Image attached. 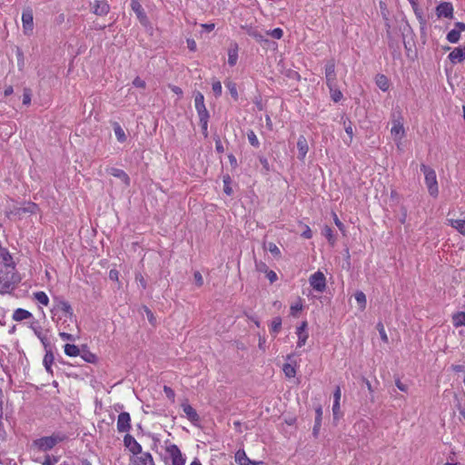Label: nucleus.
Here are the masks:
<instances>
[{"mask_svg": "<svg viewBox=\"0 0 465 465\" xmlns=\"http://www.w3.org/2000/svg\"><path fill=\"white\" fill-rule=\"evenodd\" d=\"M59 336L64 340V341H75V337L70 333H67V332H60L59 333Z\"/></svg>", "mask_w": 465, "mask_h": 465, "instance_id": "60", "label": "nucleus"}, {"mask_svg": "<svg viewBox=\"0 0 465 465\" xmlns=\"http://www.w3.org/2000/svg\"><path fill=\"white\" fill-rule=\"evenodd\" d=\"M23 29L25 35H30L34 29V16L32 10H25L22 15Z\"/></svg>", "mask_w": 465, "mask_h": 465, "instance_id": "7", "label": "nucleus"}, {"mask_svg": "<svg viewBox=\"0 0 465 465\" xmlns=\"http://www.w3.org/2000/svg\"><path fill=\"white\" fill-rule=\"evenodd\" d=\"M215 149H216L217 153H223L224 152L223 145L219 137H217V139H215Z\"/></svg>", "mask_w": 465, "mask_h": 465, "instance_id": "61", "label": "nucleus"}, {"mask_svg": "<svg viewBox=\"0 0 465 465\" xmlns=\"http://www.w3.org/2000/svg\"><path fill=\"white\" fill-rule=\"evenodd\" d=\"M166 453L172 460V465H184L185 459L183 458L180 449L175 444L166 446Z\"/></svg>", "mask_w": 465, "mask_h": 465, "instance_id": "5", "label": "nucleus"}, {"mask_svg": "<svg viewBox=\"0 0 465 465\" xmlns=\"http://www.w3.org/2000/svg\"><path fill=\"white\" fill-rule=\"evenodd\" d=\"M298 158L303 160L308 153V143L303 135H300L297 141Z\"/></svg>", "mask_w": 465, "mask_h": 465, "instance_id": "14", "label": "nucleus"}, {"mask_svg": "<svg viewBox=\"0 0 465 465\" xmlns=\"http://www.w3.org/2000/svg\"><path fill=\"white\" fill-rule=\"evenodd\" d=\"M64 353L67 356L75 357L80 354V349L74 344L67 343L64 345Z\"/></svg>", "mask_w": 465, "mask_h": 465, "instance_id": "28", "label": "nucleus"}, {"mask_svg": "<svg viewBox=\"0 0 465 465\" xmlns=\"http://www.w3.org/2000/svg\"><path fill=\"white\" fill-rule=\"evenodd\" d=\"M131 5H132V9L136 13V15L141 22H143V20L146 19V16L143 13V9L138 1L133 0Z\"/></svg>", "mask_w": 465, "mask_h": 465, "instance_id": "27", "label": "nucleus"}, {"mask_svg": "<svg viewBox=\"0 0 465 465\" xmlns=\"http://www.w3.org/2000/svg\"><path fill=\"white\" fill-rule=\"evenodd\" d=\"M310 284L313 290L322 292L326 288V278L325 275L318 271L312 274L309 279Z\"/></svg>", "mask_w": 465, "mask_h": 465, "instance_id": "4", "label": "nucleus"}, {"mask_svg": "<svg viewBox=\"0 0 465 465\" xmlns=\"http://www.w3.org/2000/svg\"><path fill=\"white\" fill-rule=\"evenodd\" d=\"M212 89L215 96H220L222 94V84L219 81L213 83Z\"/></svg>", "mask_w": 465, "mask_h": 465, "instance_id": "52", "label": "nucleus"}, {"mask_svg": "<svg viewBox=\"0 0 465 465\" xmlns=\"http://www.w3.org/2000/svg\"><path fill=\"white\" fill-rule=\"evenodd\" d=\"M131 429V417L128 412H121L117 419V430L119 432H127Z\"/></svg>", "mask_w": 465, "mask_h": 465, "instance_id": "8", "label": "nucleus"}, {"mask_svg": "<svg viewBox=\"0 0 465 465\" xmlns=\"http://www.w3.org/2000/svg\"><path fill=\"white\" fill-rule=\"evenodd\" d=\"M265 248L272 253L273 254L274 256H280L281 255V251L280 249L278 248V246L273 243V242H269Z\"/></svg>", "mask_w": 465, "mask_h": 465, "instance_id": "47", "label": "nucleus"}, {"mask_svg": "<svg viewBox=\"0 0 465 465\" xmlns=\"http://www.w3.org/2000/svg\"><path fill=\"white\" fill-rule=\"evenodd\" d=\"M322 234L324 235V237H326V239L328 240L329 243L331 246H333L335 244L336 237L333 234V232L331 227H329L327 225L324 226V228L322 229Z\"/></svg>", "mask_w": 465, "mask_h": 465, "instance_id": "29", "label": "nucleus"}, {"mask_svg": "<svg viewBox=\"0 0 465 465\" xmlns=\"http://www.w3.org/2000/svg\"><path fill=\"white\" fill-rule=\"evenodd\" d=\"M163 391L168 399L174 401L175 393L172 388L164 386Z\"/></svg>", "mask_w": 465, "mask_h": 465, "instance_id": "56", "label": "nucleus"}, {"mask_svg": "<svg viewBox=\"0 0 465 465\" xmlns=\"http://www.w3.org/2000/svg\"><path fill=\"white\" fill-rule=\"evenodd\" d=\"M335 73V63L333 60H330L325 64V74Z\"/></svg>", "mask_w": 465, "mask_h": 465, "instance_id": "54", "label": "nucleus"}, {"mask_svg": "<svg viewBox=\"0 0 465 465\" xmlns=\"http://www.w3.org/2000/svg\"><path fill=\"white\" fill-rule=\"evenodd\" d=\"M448 222L452 228L456 229L460 234L465 236V220L450 219Z\"/></svg>", "mask_w": 465, "mask_h": 465, "instance_id": "19", "label": "nucleus"}, {"mask_svg": "<svg viewBox=\"0 0 465 465\" xmlns=\"http://www.w3.org/2000/svg\"><path fill=\"white\" fill-rule=\"evenodd\" d=\"M208 121H209V119H205V118L200 120V124L202 126V132L205 138L208 136Z\"/></svg>", "mask_w": 465, "mask_h": 465, "instance_id": "53", "label": "nucleus"}, {"mask_svg": "<svg viewBox=\"0 0 465 465\" xmlns=\"http://www.w3.org/2000/svg\"><path fill=\"white\" fill-rule=\"evenodd\" d=\"M55 310L64 312V316L68 317L70 319H72L73 316H74L73 309H72V307H71V305L69 304L68 302L60 301L57 303Z\"/></svg>", "mask_w": 465, "mask_h": 465, "instance_id": "18", "label": "nucleus"}, {"mask_svg": "<svg viewBox=\"0 0 465 465\" xmlns=\"http://www.w3.org/2000/svg\"><path fill=\"white\" fill-rule=\"evenodd\" d=\"M141 455L137 457L136 464L137 465H154L153 459L149 452H142Z\"/></svg>", "mask_w": 465, "mask_h": 465, "instance_id": "21", "label": "nucleus"}, {"mask_svg": "<svg viewBox=\"0 0 465 465\" xmlns=\"http://www.w3.org/2000/svg\"><path fill=\"white\" fill-rule=\"evenodd\" d=\"M32 317V313L25 309H16L14 312L13 319L16 322L26 320Z\"/></svg>", "mask_w": 465, "mask_h": 465, "instance_id": "22", "label": "nucleus"}, {"mask_svg": "<svg viewBox=\"0 0 465 465\" xmlns=\"http://www.w3.org/2000/svg\"><path fill=\"white\" fill-rule=\"evenodd\" d=\"M282 371L286 377L292 378L296 375L295 368L290 363H284L282 367Z\"/></svg>", "mask_w": 465, "mask_h": 465, "instance_id": "38", "label": "nucleus"}, {"mask_svg": "<svg viewBox=\"0 0 465 465\" xmlns=\"http://www.w3.org/2000/svg\"><path fill=\"white\" fill-rule=\"evenodd\" d=\"M248 35L252 37L253 39H255L257 42L259 43H269L268 39L265 37L264 35H262L261 32H259L258 30H254V29H251L249 30L248 32Z\"/></svg>", "mask_w": 465, "mask_h": 465, "instance_id": "30", "label": "nucleus"}, {"mask_svg": "<svg viewBox=\"0 0 465 465\" xmlns=\"http://www.w3.org/2000/svg\"><path fill=\"white\" fill-rule=\"evenodd\" d=\"M144 312H145V313H146V316H147V318H148L149 322H150L152 324H153V323H154L155 319H154V317H153V314L152 311H151L150 309H148L147 307H145V308H144Z\"/></svg>", "mask_w": 465, "mask_h": 465, "instance_id": "64", "label": "nucleus"}, {"mask_svg": "<svg viewBox=\"0 0 465 465\" xmlns=\"http://www.w3.org/2000/svg\"><path fill=\"white\" fill-rule=\"evenodd\" d=\"M35 299L41 304L47 306L49 303V298L44 292H36L34 293Z\"/></svg>", "mask_w": 465, "mask_h": 465, "instance_id": "35", "label": "nucleus"}, {"mask_svg": "<svg viewBox=\"0 0 465 465\" xmlns=\"http://www.w3.org/2000/svg\"><path fill=\"white\" fill-rule=\"evenodd\" d=\"M182 408H183L184 414L186 415L187 419L190 421H192L193 423L199 421L200 417H199L198 413L190 404L183 403Z\"/></svg>", "mask_w": 465, "mask_h": 465, "instance_id": "15", "label": "nucleus"}, {"mask_svg": "<svg viewBox=\"0 0 465 465\" xmlns=\"http://www.w3.org/2000/svg\"><path fill=\"white\" fill-rule=\"evenodd\" d=\"M343 125H344V130H345L346 134L350 136V140L351 141L352 136H353V124H352V123L348 118H346L343 121Z\"/></svg>", "mask_w": 465, "mask_h": 465, "instance_id": "43", "label": "nucleus"}, {"mask_svg": "<svg viewBox=\"0 0 465 465\" xmlns=\"http://www.w3.org/2000/svg\"><path fill=\"white\" fill-rule=\"evenodd\" d=\"M92 9L97 15H105L109 13L110 6L105 0H95L93 4Z\"/></svg>", "mask_w": 465, "mask_h": 465, "instance_id": "12", "label": "nucleus"}, {"mask_svg": "<svg viewBox=\"0 0 465 465\" xmlns=\"http://www.w3.org/2000/svg\"><path fill=\"white\" fill-rule=\"evenodd\" d=\"M106 173L120 179L126 187L130 185V178L124 170L114 167H109L106 169Z\"/></svg>", "mask_w": 465, "mask_h": 465, "instance_id": "11", "label": "nucleus"}, {"mask_svg": "<svg viewBox=\"0 0 465 465\" xmlns=\"http://www.w3.org/2000/svg\"><path fill=\"white\" fill-rule=\"evenodd\" d=\"M326 84L328 87H333L337 84L336 73L325 74Z\"/></svg>", "mask_w": 465, "mask_h": 465, "instance_id": "40", "label": "nucleus"}, {"mask_svg": "<svg viewBox=\"0 0 465 465\" xmlns=\"http://www.w3.org/2000/svg\"><path fill=\"white\" fill-rule=\"evenodd\" d=\"M460 38V34L455 28L450 30L447 35V40L452 44L458 43Z\"/></svg>", "mask_w": 465, "mask_h": 465, "instance_id": "37", "label": "nucleus"}, {"mask_svg": "<svg viewBox=\"0 0 465 465\" xmlns=\"http://www.w3.org/2000/svg\"><path fill=\"white\" fill-rule=\"evenodd\" d=\"M38 205L35 203H27L25 206L18 208V213H36Z\"/></svg>", "mask_w": 465, "mask_h": 465, "instance_id": "25", "label": "nucleus"}, {"mask_svg": "<svg viewBox=\"0 0 465 465\" xmlns=\"http://www.w3.org/2000/svg\"><path fill=\"white\" fill-rule=\"evenodd\" d=\"M230 181H231V178L229 175L223 176V183H224L223 191L227 195H231L232 193V190L230 186Z\"/></svg>", "mask_w": 465, "mask_h": 465, "instance_id": "50", "label": "nucleus"}, {"mask_svg": "<svg viewBox=\"0 0 465 465\" xmlns=\"http://www.w3.org/2000/svg\"><path fill=\"white\" fill-rule=\"evenodd\" d=\"M377 85L382 90L386 91L389 88V84L386 76L384 75H378L377 77Z\"/></svg>", "mask_w": 465, "mask_h": 465, "instance_id": "41", "label": "nucleus"}, {"mask_svg": "<svg viewBox=\"0 0 465 465\" xmlns=\"http://www.w3.org/2000/svg\"><path fill=\"white\" fill-rule=\"evenodd\" d=\"M332 412H333L334 418H338V416L340 414V402L333 401Z\"/></svg>", "mask_w": 465, "mask_h": 465, "instance_id": "62", "label": "nucleus"}, {"mask_svg": "<svg viewBox=\"0 0 465 465\" xmlns=\"http://www.w3.org/2000/svg\"><path fill=\"white\" fill-rule=\"evenodd\" d=\"M238 59V45L236 44L233 45L228 51V64L231 66L236 64Z\"/></svg>", "mask_w": 465, "mask_h": 465, "instance_id": "23", "label": "nucleus"}, {"mask_svg": "<svg viewBox=\"0 0 465 465\" xmlns=\"http://www.w3.org/2000/svg\"><path fill=\"white\" fill-rule=\"evenodd\" d=\"M30 103H31V90L29 88H25L24 94H23V104L25 105H28V104H30Z\"/></svg>", "mask_w": 465, "mask_h": 465, "instance_id": "51", "label": "nucleus"}, {"mask_svg": "<svg viewBox=\"0 0 465 465\" xmlns=\"http://www.w3.org/2000/svg\"><path fill=\"white\" fill-rule=\"evenodd\" d=\"M235 461L239 464V465H251L252 464V460H251L245 451L243 450H239L236 453H235Z\"/></svg>", "mask_w": 465, "mask_h": 465, "instance_id": "20", "label": "nucleus"}, {"mask_svg": "<svg viewBox=\"0 0 465 465\" xmlns=\"http://www.w3.org/2000/svg\"><path fill=\"white\" fill-rule=\"evenodd\" d=\"M315 413H316V417H315L314 426L312 429V434L316 438V437H318V434H319V431H320V429L322 426V408L321 405H318L315 408Z\"/></svg>", "mask_w": 465, "mask_h": 465, "instance_id": "16", "label": "nucleus"}, {"mask_svg": "<svg viewBox=\"0 0 465 465\" xmlns=\"http://www.w3.org/2000/svg\"><path fill=\"white\" fill-rule=\"evenodd\" d=\"M376 328H377V330H378V331L380 333L381 339L384 342H388L389 339H388V336L386 334V331H385V329H384V326H383L382 322H378Z\"/></svg>", "mask_w": 465, "mask_h": 465, "instance_id": "49", "label": "nucleus"}, {"mask_svg": "<svg viewBox=\"0 0 465 465\" xmlns=\"http://www.w3.org/2000/svg\"><path fill=\"white\" fill-rule=\"evenodd\" d=\"M247 138H248V141L249 143L253 146V147H256L258 148L259 145H260V143H259V140L255 134V133L252 131V130H250L248 133H247Z\"/></svg>", "mask_w": 465, "mask_h": 465, "instance_id": "42", "label": "nucleus"}, {"mask_svg": "<svg viewBox=\"0 0 465 465\" xmlns=\"http://www.w3.org/2000/svg\"><path fill=\"white\" fill-rule=\"evenodd\" d=\"M64 437L59 435L42 437L34 441V446L39 450L47 451L52 450L58 442L64 440Z\"/></svg>", "mask_w": 465, "mask_h": 465, "instance_id": "3", "label": "nucleus"}, {"mask_svg": "<svg viewBox=\"0 0 465 465\" xmlns=\"http://www.w3.org/2000/svg\"><path fill=\"white\" fill-rule=\"evenodd\" d=\"M332 216H333V221H334L335 225L339 228V230L341 232H344V225L340 221V219L338 218L337 214L335 213H332Z\"/></svg>", "mask_w": 465, "mask_h": 465, "instance_id": "57", "label": "nucleus"}, {"mask_svg": "<svg viewBox=\"0 0 465 465\" xmlns=\"http://www.w3.org/2000/svg\"><path fill=\"white\" fill-rule=\"evenodd\" d=\"M0 256L2 258V262H0V264L6 263L10 266H15L12 256L5 249H1Z\"/></svg>", "mask_w": 465, "mask_h": 465, "instance_id": "32", "label": "nucleus"}, {"mask_svg": "<svg viewBox=\"0 0 465 465\" xmlns=\"http://www.w3.org/2000/svg\"><path fill=\"white\" fill-rule=\"evenodd\" d=\"M193 277H194V281H195L197 286L200 287L203 284V278L202 274L200 273V272H195L193 274Z\"/></svg>", "mask_w": 465, "mask_h": 465, "instance_id": "58", "label": "nucleus"}, {"mask_svg": "<svg viewBox=\"0 0 465 465\" xmlns=\"http://www.w3.org/2000/svg\"><path fill=\"white\" fill-rule=\"evenodd\" d=\"M113 127H114V134L118 140V142L120 143H124L126 141V134H125V132L124 130L121 127V125L114 122L113 124Z\"/></svg>", "mask_w": 465, "mask_h": 465, "instance_id": "24", "label": "nucleus"}, {"mask_svg": "<svg viewBox=\"0 0 465 465\" xmlns=\"http://www.w3.org/2000/svg\"><path fill=\"white\" fill-rule=\"evenodd\" d=\"M225 85L228 88L232 97L235 101L238 100V92H237L236 84L232 81H228L227 83H225Z\"/></svg>", "mask_w": 465, "mask_h": 465, "instance_id": "39", "label": "nucleus"}, {"mask_svg": "<svg viewBox=\"0 0 465 465\" xmlns=\"http://www.w3.org/2000/svg\"><path fill=\"white\" fill-rule=\"evenodd\" d=\"M265 35H270L275 39H281L283 35V31L281 28H275L265 32Z\"/></svg>", "mask_w": 465, "mask_h": 465, "instance_id": "45", "label": "nucleus"}, {"mask_svg": "<svg viewBox=\"0 0 465 465\" xmlns=\"http://www.w3.org/2000/svg\"><path fill=\"white\" fill-rule=\"evenodd\" d=\"M355 300L360 304L361 308L364 309L366 306V296L362 292L355 293Z\"/></svg>", "mask_w": 465, "mask_h": 465, "instance_id": "46", "label": "nucleus"}, {"mask_svg": "<svg viewBox=\"0 0 465 465\" xmlns=\"http://www.w3.org/2000/svg\"><path fill=\"white\" fill-rule=\"evenodd\" d=\"M391 135L394 137V140H401L405 132L402 124L400 121H393V126L391 130Z\"/></svg>", "mask_w": 465, "mask_h": 465, "instance_id": "17", "label": "nucleus"}, {"mask_svg": "<svg viewBox=\"0 0 465 465\" xmlns=\"http://www.w3.org/2000/svg\"><path fill=\"white\" fill-rule=\"evenodd\" d=\"M329 90H330L331 97L335 103L339 102L342 98V94L339 90L338 85H334L333 87H329Z\"/></svg>", "mask_w": 465, "mask_h": 465, "instance_id": "36", "label": "nucleus"}, {"mask_svg": "<svg viewBox=\"0 0 465 465\" xmlns=\"http://www.w3.org/2000/svg\"><path fill=\"white\" fill-rule=\"evenodd\" d=\"M297 335H298L297 346L302 347L306 343V341L308 339V333H302V334H297Z\"/></svg>", "mask_w": 465, "mask_h": 465, "instance_id": "55", "label": "nucleus"}, {"mask_svg": "<svg viewBox=\"0 0 465 465\" xmlns=\"http://www.w3.org/2000/svg\"><path fill=\"white\" fill-rule=\"evenodd\" d=\"M411 7L414 11L415 15L417 16L418 20L420 21V23L421 25H424L426 23V21L423 17V13H422L421 9L419 7V5H413Z\"/></svg>", "mask_w": 465, "mask_h": 465, "instance_id": "48", "label": "nucleus"}, {"mask_svg": "<svg viewBox=\"0 0 465 465\" xmlns=\"http://www.w3.org/2000/svg\"><path fill=\"white\" fill-rule=\"evenodd\" d=\"M436 13L439 17L451 18L453 15L452 5L449 2L440 3L436 8Z\"/></svg>", "mask_w": 465, "mask_h": 465, "instance_id": "10", "label": "nucleus"}, {"mask_svg": "<svg viewBox=\"0 0 465 465\" xmlns=\"http://www.w3.org/2000/svg\"><path fill=\"white\" fill-rule=\"evenodd\" d=\"M54 357L53 352L51 351H47L44 357L43 363H44L46 371L50 373H52L51 366L54 361Z\"/></svg>", "mask_w": 465, "mask_h": 465, "instance_id": "31", "label": "nucleus"}, {"mask_svg": "<svg viewBox=\"0 0 465 465\" xmlns=\"http://www.w3.org/2000/svg\"><path fill=\"white\" fill-rule=\"evenodd\" d=\"M81 357L84 361H85L86 362H90V363H94L96 361V355L92 353L91 351H83V353L81 354Z\"/></svg>", "mask_w": 465, "mask_h": 465, "instance_id": "44", "label": "nucleus"}, {"mask_svg": "<svg viewBox=\"0 0 465 465\" xmlns=\"http://www.w3.org/2000/svg\"><path fill=\"white\" fill-rule=\"evenodd\" d=\"M124 446L134 454L138 455L142 453V446L130 434H126L124 438Z\"/></svg>", "mask_w": 465, "mask_h": 465, "instance_id": "9", "label": "nucleus"}, {"mask_svg": "<svg viewBox=\"0 0 465 465\" xmlns=\"http://www.w3.org/2000/svg\"><path fill=\"white\" fill-rule=\"evenodd\" d=\"M420 170L425 175V183L428 187L429 193L436 197L439 193V189L435 171L423 163L420 165Z\"/></svg>", "mask_w": 465, "mask_h": 465, "instance_id": "2", "label": "nucleus"}, {"mask_svg": "<svg viewBox=\"0 0 465 465\" xmlns=\"http://www.w3.org/2000/svg\"><path fill=\"white\" fill-rule=\"evenodd\" d=\"M452 323L455 327L465 326V312H459L452 316Z\"/></svg>", "mask_w": 465, "mask_h": 465, "instance_id": "26", "label": "nucleus"}, {"mask_svg": "<svg viewBox=\"0 0 465 465\" xmlns=\"http://www.w3.org/2000/svg\"><path fill=\"white\" fill-rule=\"evenodd\" d=\"M282 329V318L277 316L274 317L271 323V332L274 334V336L281 331Z\"/></svg>", "mask_w": 465, "mask_h": 465, "instance_id": "33", "label": "nucleus"}, {"mask_svg": "<svg viewBox=\"0 0 465 465\" xmlns=\"http://www.w3.org/2000/svg\"><path fill=\"white\" fill-rule=\"evenodd\" d=\"M194 104H195L196 111L198 113L199 120L204 119V118L205 119H209L210 118V114H209L208 110L205 107L204 97H203V94L202 93L197 92L195 94V95H194Z\"/></svg>", "mask_w": 465, "mask_h": 465, "instance_id": "6", "label": "nucleus"}, {"mask_svg": "<svg viewBox=\"0 0 465 465\" xmlns=\"http://www.w3.org/2000/svg\"><path fill=\"white\" fill-rule=\"evenodd\" d=\"M267 278L269 279V281L272 283L274 282L278 277H277V274L275 272L273 271H267Z\"/></svg>", "mask_w": 465, "mask_h": 465, "instance_id": "63", "label": "nucleus"}, {"mask_svg": "<svg viewBox=\"0 0 465 465\" xmlns=\"http://www.w3.org/2000/svg\"><path fill=\"white\" fill-rule=\"evenodd\" d=\"M21 282V276L15 266L0 264V293H11Z\"/></svg>", "mask_w": 465, "mask_h": 465, "instance_id": "1", "label": "nucleus"}, {"mask_svg": "<svg viewBox=\"0 0 465 465\" xmlns=\"http://www.w3.org/2000/svg\"><path fill=\"white\" fill-rule=\"evenodd\" d=\"M452 64L460 63L465 59V46L454 48L448 55Z\"/></svg>", "mask_w": 465, "mask_h": 465, "instance_id": "13", "label": "nucleus"}, {"mask_svg": "<svg viewBox=\"0 0 465 465\" xmlns=\"http://www.w3.org/2000/svg\"><path fill=\"white\" fill-rule=\"evenodd\" d=\"M133 84L138 88L145 87V82L143 79H141L140 77H135L134 80L133 81Z\"/></svg>", "mask_w": 465, "mask_h": 465, "instance_id": "59", "label": "nucleus"}, {"mask_svg": "<svg viewBox=\"0 0 465 465\" xmlns=\"http://www.w3.org/2000/svg\"><path fill=\"white\" fill-rule=\"evenodd\" d=\"M35 334L38 337V339L41 341L45 348L46 349L49 346V341L46 336V334L43 333L42 330L40 328H34Z\"/></svg>", "mask_w": 465, "mask_h": 465, "instance_id": "34", "label": "nucleus"}]
</instances>
